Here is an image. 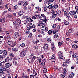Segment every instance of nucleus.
Wrapping results in <instances>:
<instances>
[{"mask_svg": "<svg viewBox=\"0 0 78 78\" xmlns=\"http://www.w3.org/2000/svg\"><path fill=\"white\" fill-rule=\"evenodd\" d=\"M36 56L33 55V54H31L30 55L29 57V59H30L31 60V62H34V61L35 60L36 58Z\"/></svg>", "mask_w": 78, "mask_h": 78, "instance_id": "nucleus-1", "label": "nucleus"}, {"mask_svg": "<svg viewBox=\"0 0 78 78\" xmlns=\"http://www.w3.org/2000/svg\"><path fill=\"white\" fill-rule=\"evenodd\" d=\"M41 20H42L41 21V26H42L43 25H45L46 23L47 20V19H40Z\"/></svg>", "mask_w": 78, "mask_h": 78, "instance_id": "nucleus-2", "label": "nucleus"}, {"mask_svg": "<svg viewBox=\"0 0 78 78\" xmlns=\"http://www.w3.org/2000/svg\"><path fill=\"white\" fill-rule=\"evenodd\" d=\"M25 54H26V52H24V51H21L20 53V56H24L25 55Z\"/></svg>", "mask_w": 78, "mask_h": 78, "instance_id": "nucleus-3", "label": "nucleus"}, {"mask_svg": "<svg viewBox=\"0 0 78 78\" xmlns=\"http://www.w3.org/2000/svg\"><path fill=\"white\" fill-rule=\"evenodd\" d=\"M69 14L71 16H73V15H75L76 14V11H71L69 12Z\"/></svg>", "mask_w": 78, "mask_h": 78, "instance_id": "nucleus-4", "label": "nucleus"}, {"mask_svg": "<svg viewBox=\"0 0 78 78\" xmlns=\"http://www.w3.org/2000/svg\"><path fill=\"white\" fill-rule=\"evenodd\" d=\"M48 44H45L43 47V48L44 50H47V49H48Z\"/></svg>", "mask_w": 78, "mask_h": 78, "instance_id": "nucleus-5", "label": "nucleus"}, {"mask_svg": "<svg viewBox=\"0 0 78 78\" xmlns=\"http://www.w3.org/2000/svg\"><path fill=\"white\" fill-rule=\"evenodd\" d=\"M5 66L6 68H9L11 67V64L9 63H7L5 64Z\"/></svg>", "mask_w": 78, "mask_h": 78, "instance_id": "nucleus-6", "label": "nucleus"}, {"mask_svg": "<svg viewBox=\"0 0 78 78\" xmlns=\"http://www.w3.org/2000/svg\"><path fill=\"white\" fill-rule=\"evenodd\" d=\"M5 17H2V18H1L0 19V22L1 23H3V22H5Z\"/></svg>", "mask_w": 78, "mask_h": 78, "instance_id": "nucleus-7", "label": "nucleus"}, {"mask_svg": "<svg viewBox=\"0 0 78 78\" xmlns=\"http://www.w3.org/2000/svg\"><path fill=\"white\" fill-rule=\"evenodd\" d=\"M28 5V2L27 1H25L23 2V5L24 6L26 7L27 5Z\"/></svg>", "mask_w": 78, "mask_h": 78, "instance_id": "nucleus-8", "label": "nucleus"}, {"mask_svg": "<svg viewBox=\"0 0 78 78\" xmlns=\"http://www.w3.org/2000/svg\"><path fill=\"white\" fill-rule=\"evenodd\" d=\"M58 5L56 4H54L52 6V8H53V9H57V8H58Z\"/></svg>", "mask_w": 78, "mask_h": 78, "instance_id": "nucleus-9", "label": "nucleus"}, {"mask_svg": "<svg viewBox=\"0 0 78 78\" xmlns=\"http://www.w3.org/2000/svg\"><path fill=\"white\" fill-rule=\"evenodd\" d=\"M3 55L4 56H5V57L6 56V55H8V53H7V51H6V50L5 49L3 50Z\"/></svg>", "mask_w": 78, "mask_h": 78, "instance_id": "nucleus-10", "label": "nucleus"}, {"mask_svg": "<svg viewBox=\"0 0 78 78\" xmlns=\"http://www.w3.org/2000/svg\"><path fill=\"white\" fill-rule=\"evenodd\" d=\"M46 2H48V5H50L52 2H53L54 0H46Z\"/></svg>", "mask_w": 78, "mask_h": 78, "instance_id": "nucleus-11", "label": "nucleus"}, {"mask_svg": "<svg viewBox=\"0 0 78 78\" xmlns=\"http://www.w3.org/2000/svg\"><path fill=\"white\" fill-rule=\"evenodd\" d=\"M15 34V37L14 38L15 39H16L19 37V34H18V33L17 32H16L14 34Z\"/></svg>", "mask_w": 78, "mask_h": 78, "instance_id": "nucleus-12", "label": "nucleus"}, {"mask_svg": "<svg viewBox=\"0 0 78 78\" xmlns=\"http://www.w3.org/2000/svg\"><path fill=\"white\" fill-rule=\"evenodd\" d=\"M63 72H62V73H64L65 74H66L67 75V70L66 68H64L63 69Z\"/></svg>", "mask_w": 78, "mask_h": 78, "instance_id": "nucleus-13", "label": "nucleus"}, {"mask_svg": "<svg viewBox=\"0 0 78 78\" xmlns=\"http://www.w3.org/2000/svg\"><path fill=\"white\" fill-rule=\"evenodd\" d=\"M63 74L61 75V77L62 78H65V76H66V74H65V73H62Z\"/></svg>", "mask_w": 78, "mask_h": 78, "instance_id": "nucleus-14", "label": "nucleus"}, {"mask_svg": "<svg viewBox=\"0 0 78 78\" xmlns=\"http://www.w3.org/2000/svg\"><path fill=\"white\" fill-rule=\"evenodd\" d=\"M73 57L74 58H77L78 56V55L76 53L73 54L72 55Z\"/></svg>", "mask_w": 78, "mask_h": 78, "instance_id": "nucleus-15", "label": "nucleus"}, {"mask_svg": "<svg viewBox=\"0 0 78 78\" xmlns=\"http://www.w3.org/2000/svg\"><path fill=\"white\" fill-rule=\"evenodd\" d=\"M33 74H34V76H36L37 75V73H36V71H35V70L34 69L33 70Z\"/></svg>", "mask_w": 78, "mask_h": 78, "instance_id": "nucleus-16", "label": "nucleus"}, {"mask_svg": "<svg viewBox=\"0 0 78 78\" xmlns=\"http://www.w3.org/2000/svg\"><path fill=\"white\" fill-rule=\"evenodd\" d=\"M35 16L37 17V18L38 19H42V17L41 16L39 15H35Z\"/></svg>", "mask_w": 78, "mask_h": 78, "instance_id": "nucleus-17", "label": "nucleus"}, {"mask_svg": "<svg viewBox=\"0 0 78 78\" xmlns=\"http://www.w3.org/2000/svg\"><path fill=\"white\" fill-rule=\"evenodd\" d=\"M12 50L14 51H17L19 50V49H18V48H12Z\"/></svg>", "mask_w": 78, "mask_h": 78, "instance_id": "nucleus-18", "label": "nucleus"}, {"mask_svg": "<svg viewBox=\"0 0 78 78\" xmlns=\"http://www.w3.org/2000/svg\"><path fill=\"white\" fill-rule=\"evenodd\" d=\"M9 57H7L5 60V62H9Z\"/></svg>", "mask_w": 78, "mask_h": 78, "instance_id": "nucleus-19", "label": "nucleus"}, {"mask_svg": "<svg viewBox=\"0 0 78 78\" xmlns=\"http://www.w3.org/2000/svg\"><path fill=\"white\" fill-rule=\"evenodd\" d=\"M9 56H11L12 58H14V55L13 53H9Z\"/></svg>", "mask_w": 78, "mask_h": 78, "instance_id": "nucleus-20", "label": "nucleus"}, {"mask_svg": "<svg viewBox=\"0 0 78 78\" xmlns=\"http://www.w3.org/2000/svg\"><path fill=\"white\" fill-rule=\"evenodd\" d=\"M64 24L65 25H68L69 24V23L65 20L64 22Z\"/></svg>", "mask_w": 78, "mask_h": 78, "instance_id": "nucleus-21", "label": "nucleus"}, {"mask_svg": "<svg viewBox=\"0 0 78 78\" xmlns=\"http://www.w3.org/2000/svg\"><path fill=\"white\" fill-rule=\"evenodd\" d=\"M72 47L73 48H78V46H77V45L74 44L72 45Z\"/></svg>", "mask_w": 78, "mask_h": 78, "instance_id": "nucleus-22", "label": "nucleus"}, {"mask_svg": "<svg viewBox=\"0 0 78 78\" xmlns=\"http://www.w3.org/2000/svg\"><path fill=\"white\" fill-rule=\"evenodd\" d=\"M70 59H67L66 60V62L67 64H70Z\"/></svg>", "mask_w": 78, "mask_h": 78, "instance_id": "nucleus-23", "label": "nucleus"}, {"mask_svg": "<svg viewBox=\"0 0 78 78\" xmlns=\"http://www.w3.org/2000/svg\"><path fill=\"white\" fill-rule=\"evenodd\" d=\"M22 76L23 78H28V76L25 75L24 73L22 75Z\"/></svg>", "mask_w": 78, "mask_h": 78, "instance_id": "nucleus-24", "label": "nucleus"}, {"mask_svg": "<svg viewBox=\"0 0 78 78\" xmlns=\"http://www.w3.org/2000/svg\"><path fill=\"white\" fill-rule=\"evenodd\" d=\"M75 75V74L73 73V74H71L69 75V77L70 78H73V77Z\"/></svg>", "mask_w": 78, "mask_h": 78, "instance_id": "nucleus-25", "label": "nucleus"}, {"mask_svg": "<svg viewBox=\"0 0 78 78\" xmlns=\"http://www.w3.org/2000/svg\"><path fill=\"white\" fill-rule=\"evenodd\" d=\"M68 31L69 33H72L73 32V30L72 29H69L68 30Z\"/></svg>", "mask_w": 78, "mask_h": 78, "instance_id": "nucleus-26", "label": "nucleus"}, {"mask_svg": "<svg viewBox=\"0 0 78 78\" xmlns=\"http://www.w3.org/2000/svg\"><path fill=\"white\" fill-rule=\"evenodd\" d=\"M13 23L14 25H15L16 27H17V26H19L18 24H17V22L16 21H13Z\"/></svg>", "mask_w": 78, "mask_h": 78, "instance_id": "nucleus-27", "label": "nucleus"}, {"mask_svg": "<svg viewBox=\"0 0 78 78\" xmlns=\"http://www.w3.org/2000/svg\"><path fill=\"white\" fill-rule=\"evenodd\" d=\"M7 44H8L9 45H11L12 44V42L11 41H9L7 43Z\"/></svg>", "mask_w": 78, "mask_h": 78, "instance_id": "nucleus-28", "label": "nucleus"}, {"mask_svg": "<svg viewBox=\"0 0 78 78\" xmlns=\"http://www.w3.org/2000/svg\"><path fill=\"white\" fill-rule=\"evenodd\" d=\"M6 57V55H0V58L1 59H3V58H5Z\"/></svg>", "mask_w": 78, "mask_h": 78, "instance_id": "nucleus-29", "label": "nucleus"}, {"mask_svg": "<svg viewBox=\"0 0 78 78\" xmlns=\"http://www.w3.org/2000/svg\"><path fill=\"white\" fill-rule=\"evenodd\" d=\"M63 54L61 52H59L58 53V56H62Z\"/></svg>", "mask_w": 78, "mask_h": 78, "instance_id": "nucleus-30", "label": "nucleus"}, {"mask_svg": "<svg viewBox=\"0 0 78 78\" xmlns=\"http://www.w3.org/2000/svg\"><path fill=\"white\" fill-rule=\"evenodd\" d=\"M63 41H62L61 42H59L58 43V46L59 47H60V46H61V45H62V44H63Z\"/></svg>", "mask_w": 78, "mask_h": 78, "instance_id": "nucleus-31", "label": "nucleus"}, {"mask_svg": "<svg viewBox=\"0 0 78 78\" xmlns=\"http://www.w3.org/2000/svg\"><path fill=\"white\" fill-rule=\"evenodd\" d=\"M52 6V4L48 6V8L49 9H53V6Z\"/></svg>", "mask_w": 78, "mask_h": 78, "instance_id": "nucleus-32", "label": "nucleus"}, {"mask_svg": "<svg viewBox=\"0 0 78 78\" xmlns=\"http://www.w3.org/2000/svg\"><path fill=\"white\" fill-rule=\"evenodd\" d=\"M63 67H67V64L66 63V62H64L63 64L62 65Z\"/></svg>", "mask_w": 78, "mask_h": 78, "instance_id": "nucleus-33", "label": "nucleus"}, {"mask_svg": "<svg viewBox=\"0 0 78 78\" xmlns=\"http://www.w3.org/2000/svg\"><path fill=\"white\" fill-rule=\"evenodd\" d=\"M75 9L76 10V13L77 14H78V7L77 6H76L75 7Z\"/></svg>", "mask_w": 78, "mask_h": 78, "instance_id": "nucleus-34", "label": "nucleus"}, {"mask_svg": "<svg viewBox=\"0 0 78 78\" xmlns=\"http://www.w3.org/2000/svg\"><path fill=\"white\" fill-rule=\"evenodd\" d=\"M28 36L29 38H31V37H32V33L30 32Z\"/></svg>", "mask_w": 78, "mask_h": 78, "instance_id": "nucleus-35", "label": "nucleus"}, {"mask_svg": "<svg viewBox=\"0 0 78 78\" xmlns=\"http://www.w3.org/2000/svg\"><path fill=\"white\" fill-rule=\"evenodd\" d=\"M61 12L60 10H59L57 12V14L59 17L60 16V14H61Z\"/></svg>", "mask_w": 78, "mask_h": 78, "instance_id": "nucleus-36", "label": "nucleus"}, {"mask_svg": "<svg viewBox=\"0 0 78 78\" xmlns=\"http://www.w3.org/2000/svg\"><path fill=\"white\" fill-rule=\"evenodd\" d=\"M41 16L43 17L44 19H46V16H45V15H44V14H41Z\"/></svg>", "mask_w": 78, "mask_h": 78, "instance_id": "nucleus-37", "label": "nucleus"}, {"mask_svg": "<svg viewBox=\"0 0 78 78\" xmlns=\"http://www.w3.org/2000/svg\"><path fill=\"white\" fill-rule=\"evenodd\" d=\"M10 74H7V76H6V78H11V77Z\"/></svg>", "mask_w": 78, "mask_h": 78, "instance_id": "nucleus-38", "label": "nucleus"}, {"mask_svg": "<svg viewBox=\"0 0 78 78\" xmlns=\"http://www.w3.org/2000/svg\"><path fill=\"white\" fill-rule=\"evenodd\" d=\"M12 16V15L11 14H8L7 16V17H11Z\"/></svg>", "mask_w": 78, "mask_h": 78, "instance_id": "nucleus-39", "label": "nucleus"}, {"mask_svg": "<svg viewBox=\"0 0 78 78\" xmlns=\"http://www.w3.org/2000/svg\"><path fill=\"white\" fill-rule=\"evenodd\" d=\"M16 44H17V43L15 42L13 44L11 45V47H14V46H15V45H16Z\"/></svg>", "mask_w": 78, "mask_h": 78, "instance_id": "nucleus-40", "label": "nucleus"}, {"mask_svg": "<svg viewBox=\"0 0 78 78\" xmlns=\"http://www.w3.org/2000/svg\"><path fill=\"white\" fill-rule=\"evenodd\" d=\"M6 39H7V40H8V41L10 40H11V37L9 36H7L6 37Z\"/></svg>", "mask_w": 78, "mask_h": 78, "instance_id": "nucleus-41", "label": "nucleus"}, {"mask_svg": "<svg viewBox=\"0 0 78 78\" xmlns=\"http://www.w3.org/2000/svg\"><path fill=\"white\" fill-rule=\"evenodd\" d=\"M66 16L67 18V19H69V17H70V15H69V13H67V14Z\"/></svg>", "mask_w": 78, "mask_h": 78, "instance_id": "nucleus-42", "label": "nucleus"}, {"mask_svg": "<svg viewBox=\"0 0 78 78\" xmlns=\"http://www.w3.org/2000/svg\"><path fill=\"white\" fill-rule=\"evenodd\" d=\"M58 34H55L54 36V37L55 38V39H56V38H57V37H58Z\"/></svg>", "mask_w": 78, "mask_h": 78, "instance_id": "nucleus-43", "label": "nucleus"}, {"mask_svg": "<svg viewBox=\"0 0 78 78\" xmlns=\"http://www.w3.org/2000/svg\"><path fill=\"white\" fill-rule=\"evenodd\" d=\"M48 34L50 35L51 34V33H52V31L50 30L48 32Z\"/></svg>", "mask_w": 78, "mask_h": 78, "instance_id": "nucleus-44", "label": "nucleus"}, {"mask_svg": "<svg viewBox=\"0 0 78 78\" xmlns=\"http://www.w3.org/2000/svg\"><path fill=\"white\" fill-rule=\"evenodd\" d=\"M17 8H18V6L17 5H15L14 7V10H17Z\"/></svg>", "mask_w": 78, "mask_h": 78, "instance_id": "nucleus-45", "label": "nucleus"}, {"mask_svg": "<svg viewBox=\"0 0 78 78\" xmlns=\"http://www.w3.org/2000/svg\"><path fill=\"white\" fill-rule=\"evenodd\" d=\"M29 21L30 22H33V20L31 18H30L28 19V21Z\"/></svg>", "mask_w": 78, "mask_h": 78, "instance_id": "nucleus-46", "label": "nucleus"}, {"mask_svg": "<svg viewBox=\"0 0 78 78\" xmlns=\"http://www.w3.org/2000/svg\"><path fill=\"white\" fill-rule=\"evenodd\" d=\"M51 49L53 51H54L55 50V46H52L51 48Z\"/></svg>", "mask_w": 78, "mask_h": 78, "instance_id": "nucleus-47", "label": "nucleus"}, {"mask_svg": "<svg viewBox=\"0 0 78 78\" xmlns=\"http://www.w3.org/2000/svg\"><path fill=\"white\" fill-rule=\"evenodd\" d=\"M47 68H44V70H43V72L44 73H46L47 72Z\"/></svg>", "mask_w": 78, "mask_h": 78, "instance_id": "nucleus-48", "label": "nucleus"}, {"mask_svg": "<svg viewBox=\"0 0 78 78\" xmlns=\"http://www.w3.org/2000/svg\"><path fill=\"white\" fill-rule=\"evenodd\" d=\"M16 21L18 23L20 24V18H18L16 19Z\"/></svg>", "mask_w": 78, "mask_h": 78, "instance_id": "nucleus-49", "label": "nucleus"}, {"mask_svg": "<svg viewBox=\"0 0 78 78\" xmlns=\"http://www.w3.org/2000/svg\"><path fill=\"white\" fill-rule=\"evenodd\" d=\"M48 7L47 6H45V7H44V11H47V8Z\"/></svg>", "mask_w": 78, "mask_h": 78, "instance_id": "nucleus-50", "label": "nucleus"}, {"mask_svg": "<svg viewBox=\"0 0 78 78\" xmlns=\"http://www.w3.org/2000/svg\"><path fill=\"white\" fill-rule=\"evenodd\" d=\"M39 42V40H37L36 41L34 42V44H36Z\"/></svg>", "mask_w": 78, "mask_h": 78, "instance_id": "nucleus-51", "label": "nucleus"}, {"mask_svg": "<svg viewBox=\"0 0 78 78\" xmlns=\"http://www.w3.org/2000/svg\"><path fill=\"white\" fill-rule=\"evenodd\" d=\"M68 13L67 12L65 11L64 13V16H66L67 14H68Z\"/></svg>", "mask_w": 78, "mask_h": 78, "instance_id": "nucleus-52", "label": "nucleus"}, {"mask_svg": "<svg viewBox=\"0 0 78 78\" xmlns=\"http://www.w3.org/2000/svg\"><path fill=\"white\" fill-rule=\"evenodd\" d=\"M60 29V26L58 25L57 26L56 30H59Z\"/></svg>", "mask_w": 78, "mask_h": 78, "instance_id": "nucleus-53", "label": "nucleus"}, {"mask_svg": "<svg viewBox=\"0 0 78 78\" xmlns=\"http://www.w3.org/2000/svg\"><path fill=\"white\" fill-rule=\"evenodd\" d=\"M44 33V29H41V34H43Z\"/></svg>", "mask_w": 78, "mask_h": 78, "instance_id": "nucleus-54", "label": "nucleus"}, {"mask_svg": "<svg viewBox=\"0 0 78 78\" xmlns=\"http://www.w3.org/2000/svg\"><path fill=\"white\" fill-rule=\"evenodd\" d=\"M70 7H68L66 9L67 11L69 12V11H70Z\"/></svg>", "mask_w": 78, "mask_h": 78, "instance_id": "nucleus-55", "label": "nucleus"}, {"mask_svg": "<svg viewBox=\"0 0 78 78\" xmlns=\"http://www.w3.org/2000/svg\"><path fill=\"white\" fill-rule=\"evenodd\" d=\"M5 8L6 9H8V4H7L5 5Z\"/></svg>", "mask_w": 78, "mask_h": 78, "instance_id": "nucleus-56", "label": "nucleus"}, {"mask_svg": "<svg viewBox=\"0 0 78 78\" xmlns=\"http://www.w3.org/2000/svg\"><path fill=\"white\" fill-rule=\"evenodd\" d=\"M25 45V44L24 43H22L21 44L20 46L21 47H24Z\"/></svg>", "mask_w": 78, "mask_h": 78, "instance_id": "nucleus-57", "label": "nucleus"}, {"mask_svg": "<svg viewBox=\"0 0 78 78\" xmlns=\"http://www.w3.org/2000/svg\"><path fill=\"white\" fill-rule=\"evenodd\" d=\"M29 17L28 16H26V22H28V19H29V18H28Z\"/></svg>", "mask_w": 78, "mask_h": 78, "instance_id": "nucleus-58", "label": "nucleus"}, {"mask_svg": "<svg viewBox=\"0 0 78 78\" xmlns=\"http://www.w3.org/2000/svg\"><path fill=\"white\" fill-rule=\"evenodd\" d=\"M30 31H26L25 32V34H30Z\"/></svg>", "mask_w": 78, "mask_h": 78, "instance_id": "nucleus-59", "label": "nucleus"}, {"mask_svg": "<svg viewBox=\"0 0 78 78\" xmlns=\"http://www.w3.org/2000/svg\"><path fill=\"white\" fill-rule=\"evenodd\" d=\"M13 62L14 65H16V64H17V62H16V61L15 60L13 61Z\"/></svg>", "mask_w": 78, "mask_h": 78, "instance_id": "nucleus-60", "label": "nucleus"}, {"mask_svg": "<svg viewBox=\"0 0 78 78\" xmlns=\"http://www.w3.org/2000/svg\"><path fill=\"white\" fill-rule=\"evenodd\" d=\"M56 27V25L55 24H54L52 26V27L53 28H55V27Z\"/></svg>", "mask_w": 78, "mask_h": 78, "instance_id": "nucleus-61", "label": "nucleus"}, {"mask_svg": "<svg viewBox=\"0 0 78 78\" xmlns=\"http://www.w3.org/2000/svg\"><path fill=\"white\" fill-rule=\"evenodd\" d=\"M30 78H34V75H30Z\"/></svg>", "mask_w": 78, "mask_h": 78, "instance_id": "nucleus-62", "label": "nucleus"}, {"mask_svg": "<svg viewBox=\"0 0 78 78\" xmlns=\"http://www.w3.org/2000/svg\"><path fill=\"white\" fill-rule=\"evenodd\" d=\"M52 16L53 17L55 18V17H56V15L55 14H54L52 15Z\"/></svg>", "mask_w": 78, "mask_h": 78, "instance_id": "nucleus-63", "label": "nucleus"}, {"mask_svg": "<svg viewBox=\"0 0 78 78\" xmlns=\"http://www.w3.org/2000/svg\"><path fill=\"white\" fill-rule=\"evenodd\" d=\"M23 14V11L20 12V16H22Z\"/></svg>", "mask_w": 78, "mask_h": 78, "instance_id": "nucleus-64", "label": "nucleus"}]
</instances>
